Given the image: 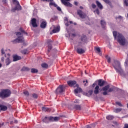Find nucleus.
Here are the masks:
<instances>
[{"mask_svg":"<svg viewBox=\"0 0 128 128\" xmlns=\"http://www.w3.org/2000/svg\"><path fill=\"white\" fill-rule=\"evenodd\" d=\"M20 32H16V34L18 38L12 41L13 44H20V42H24V38L22 34L28 36V33L26 32V31H24V30L22 28H20Z\"/></svg>","mask_w":128,"mask_h":128,"instance_id":"1","label":"nucleus"},{"mask_svg":"<svg viewBox=\"0 0 128 128\" xmlns=\"http://www.w3.org/2000/svg\"><path fill=\"white\" fill-rule=\"evenodd\" d=\"M113 36L114 40H116V37L118 36V42L120 46H124V44H126V38L123 36L122 34L118 33L117 32L114 31L113 32Z\"/></svg>","mask_w":128,"mask_h":128,"instance_id":"2","label":"nucleus"},{"mask_svg":"<svg viewBox=\"0 0 128 128\" xmlns=\"http://www.w3.org/2000/svg\"><path fill=\"white\" fill-rule=\"evenodd\" d=\"M114 70H116V72L120 74V76H124V70L122 69V66H120V62L118 60H114V62L112 64Z\"/></svg>","mask_w":128,"mask_h":128,"instance_id":"3","label":"nucleus"},{"mask_svg":"<svg viewBox=\"0 0 128 128\" xmlns=\"http://www.w3.org/2000/svg\"><path fill=\"white\" fill-rule=\"evenodd\" d=\"M68 84L69 86L77 88L74 90L75 94H78V92H82V90L78 88V84H76V80H69L68 82Z\"/></svg>","mask_w":128,"mask_h":128,"instance_id":"4","label":"nucleus"},{"mask_svg":"<svg viewBox=\"0 0 128 128\" xmlns=\"http://www.w3.org/2000/svg\"><path fill=\"white\" fill-rule=\"evenodd\" d=\"M10 94L12 92L8 89H6L2 90L0 92V98H8L10 96Z\"/></svg>","mask_w":128,"mask_h":128,"instance_id":"5","label":"nucleus"},{"mask_svg":"<svg viewBox=\"0 0 128 128\" xmlns=\"http://www.w3.org/2000/svg\"><path fill=\"white\" fill-rule=\"evenodd\" d=\"M12 2L14 4H15V6L14 8H12L11 11L12 12H14L16 10H22V6L20 4V2L18 1V0H12Z\"/></svg>","mask_w":128,"mask_h":128,"instance_id":"6","label":"nucleus"},{"mask_svg":"<svg viewBox=\"0 0 128 128\" xmlns=\"http://www.w3.org/2000/svg\"><path fill=\"white\" fill-rule=\"evenodd\" d=\"M64 92V88L62 85H60L56 90V94H62Z\"/></svg>","mask_w":128,"mask_h":128,"instance_id":"7","label":"nucleus"},{"mask_svg":"<svg viewBox=\"0 0 128 128\" xmlns=\"http://www.w3.org/2000/svg\"><path fill=\"white\" fill-rule=\"evenodd\" d=\"M77 12L80 18H86V14L82 12V11L81 10H78Z\"/></svg>","mask_w":128,"mask_h":128,"instance_id":"8","label":"nucleus"},{"mask_svg":"<svg viewBox=\"0 0 128 128\" xmlns=\"http://www.w3.org/2000/svg\"><path fill=\"white\" fill-rule=\"evenodd\" d=\"M61 2L64 6H68L69 8H72V4H70V2H68V1H66L64 0H61Z\"/></svg>","mask_w":128,"mask_h":128,"instance_id":"9","label":"nucleus"},{"mask_svg":"<svg viewBox=\"0 0 128 128\" xmlns=\"http://www.w3.org/2000/svg\"><path fill=\"white\" fill-rule=\"evenodd\" d=\"M52 41L50 40H48L47 41V44H48V52H50V50L52 48Z\"/></svg>","mask_w":128,"mask_h":128,"instance_id":"10","label":"nucleus"},{"mask_svg":"<svg viewBox=\"0 0 128 128\" xmlns=\"http://www.w3.org/2000/svg\"><path fill=\"white\" fill-rule=\"evenodd\" d=\"M31 22L33 28H38V24H36V18H32Z\"/></svg>","mask_w":128,"mask_h":128,"instance_id":"11","label":"nucleus"},{"mask_svg":"<svg viewBox=\"0 0 128 128\" xmlns=\"http://www.w3.org/2000/svg\"><path fill=\"white\" fill-rule=\"evenodd\" d=\"M22 60V57L18 55H14L13 56V62H17V60Z\"/></svg>","mask_w":128,"mask_h":128,"instance_id":"12","label":"nucleus"},{"mask_svg":"<svg viewBox=\"0 0 128 128\" xmlns=\"http://www.w3.org/2000/svg\"><path fill=\"white\" fill-rule=\"evenodd\" d=\"M76 52L78 54H84V50L82 48H78L76 49Z\"/></svg>","mask_w":128,"mask_h":128,"instance_id":"13","label":"nucleus"},{"mask_svg":"<svg viewBox=\"0 0 128 128\" xmlns=\"http://www.w3.org/2000/svg\"><path fill=\"white\" fill-rule=\"evenodd\" d=\"M104 84H106V81L104 80H102L100 79L98 81V85L100 86H104Z\"/></svg>","mask_w":128,"mask_h":128,"instance_id":"14","label":"nucleus"},{"mask_svg":"<svg viewBox=\"0 0 128 128\" xmlns=\"http://www.w3.org/2000/svg\"><path fill=\"white\" fill-rule=\"evenodd\" d=\"M100 90V86H96L95 88H94V94H98V92H99Z\"/></svg>","mask_w":128,"mask_h":128,"instance_id":"15","label":"nucleus"},{"mask_svg":"<svg viewBox=\"0 0 128 128\" xmlns=\"http://www.w3.org/2000/svg\"><path fill=\"white\" fill-rule=\"evenodd\" d=\"M40 26L41 28H46V22L43 21L42 22Z\"/></svg>","mask_w":128,"mask_h":128,"instance_id":"16","label":"nucleus"},{"mask_svg":"<svg viewBox=\"0 0 128 128\" xmlns=\"http://www.w3.org/2000/svg\"><path fill=\"white\" fill-rule=\"evenodd\" d=\"M0 108L1 110H2L3 112H6V110H8V106L2 104H0Z\"/></svg>","mask_w":128,"mask_h":128,"instance_id":"17","label":"nucleus"},{"mask_svg":"<svg viewBox=\"0 0 128 128\" xmlns=\"http://www.w3.org/2000/svg\"><path fill=\"white\" fill-rule=\"evenodd\" d=\"M8 58L6 60V66H8L10 64V54H8Z\"/></svg>","mask_w":128,"mask_h":128,"instance_id":"18","label":"nucleus"},{"mask_svg":"<svg viewBox=\"0 0 128 128\" xmlns=\"http://www.w3.org/2000/svg\"><path fill=\"white\" fill-rule=\"evenodd\" d=\"M81 40L82 42H86L87 38L86 35H82L81 36Z\"/></svg>","mask_w":128,"mask_h":128,"instance_id":"19","label":"nucleus"},{"mask_svg":"<svg viewBox=\"0 0 128 128\" xmlns=\"http://www.w3.org/2000/svg\"><path fill=\"white\" fill-rule=\"evenodd\" d=\"M96 4H97V6H98L100 10H102V8H104L102 5V4H100V2L96 0Z\"/></svg>","mask_w":128,"mask_h":128,"instance_id":"20","label":"nucleus"},{"mask_svg":"<svg viewBox=\"0 0 128 128\" xmlns=\"http://www.w3.org/2000/svg\"><path fill=\"white\" fill-rule=\"evenodd\" d=\"M100 24L102 28H106V21H104V20H101Z\"/></svg>","mask_w":128,"mask_h":128,"instance_id":"21","label":"nucleus"},{"mask_svg":"<svg viewBox=\"0 0 128 128\" xmlns=\"http://www.w3.org/2000/svg\"><path fill=\"white\" fill-rule=\"evenodd\" d=\"M60 27H56L54 28V30H52V32L53 34H56V32H60Z\"/></svg>","mask_w":128,"mask_h":128,"instance_id":"22","label":"nucleus"},{"mask_svg":"<svg viewBox=\"0 0 128 128\" xmlns=\"http://www.w3.org/2000/svg\"><path fill=\"white\" fill-rule=\"evenodd\" d=\"M74 108L77 110H82V106L80 105L76 104L74 105Z\"/></svg>","mask_w":128,"mask_h":128,"instance_id":"23","label":"nucleus"},{"mask_svg":"<svg viewBox=\"0 0 128 128\" xmlns=\"http://www.w3.org/2000/svg\"><path fill=\"white\" fill-rule=\"evenodd\" d=\"M92 92H94L92 90H90L88 91V92L86 93V96L90 97L92 94Z\"/></svg>","mask_w":128,"mask_h":128,"instance_id":"24","label":"nucleus"},{"mask_svg":"<svg viewBox=\"0 0 128 128\" xmlns=\"http://www.w3.org/2000/svg\"><path fill=\"white\" fill-rule=\"evenodd\" d=\"M106 118L108 120H112L114 118V117L113 116L109 115L107 116Z\"/></svg>","mask_w":128,"mask_h":128,"instance_id":"25","label":"nucleus"},{"mask_svg":"<svg viewBox=\"0 0 128 128\" xmlns=\"http://www.w3.org/2000/svg\"><path fill=\"white\" fill-rule=\"evenodd\" d=\"M49 6H54L55 8H56L58 6V4H56V2H54V1L53 2H50L49 4Z\"/></svg>","mask_w":128,"mask_h":128,"instance_id":"26","label":"nucleus"},{"mask_svg":"<svg viewBox=\"0 0 128 128\" xmlns=\"http://www.w3.org/2000/svg\"><path fill=\"white\" fill-rule=\"evenodd\" d=\"M30 68H28V67L24 66L21 69V72H28Z\"/></svg>","mask_w":128,"mask_h":128,"instance_id":"27","label":"nucleus"},{"mask_svg":"<svg viewBox=\"0 0 128 128\" xmlns=\"http://www.w3.org/2000/svg\"><path fill=\"white\" fill-rule=\"evenodd\" d=\"M108 88H110V85H107L102 88V90L106 91Z\"/></svg>","mask_w":128,"mask_h":128,"instance_id":"28","label":"nucleus"},{"mask_svg":"<svg viewBox=\"0 0 128 128\" xmlns=\"http://www.w3.org/2000/svg\"><path fill=\"white\" fill-rule=\"evenodd\" d=\"M38 70L34 68H32L31 69V72H32V74H36V72H38Z\"/></svg>","mask_w":128,"mask_h":128,"instance_id":"29","label":"nucleus"},{"mask_svg":"<svg viewBox=\"0 0 128 128\" xmlns=\"http://www.w3.org/2000/svg\"><path fill=\"white\" fill-rule=\"evenodd\" d=\"M42 66L43 68H48V65L46 63H43L42 64Z\"/></svg>","mask_w":128,"mask_h":128,"instance_id":"30","label":"nucleus"},{"mask_svg":"<svg viewBox=\"0 0 128 128\" xmlns=\"http://www.w3.org/2000/svg\"><path fill=\"white\" fill-rule=\"evenodd\" d=\"M96 50L98 53L99 56H102V52H100V48H96Z\"/></svg>","mask_w":128,"mask_h":128,"instance_id":"31","label":"nucleus"},{"mask_svg":"<svg viewBox=\"0 0 128 128\" xmlns=\"http://www.w3.org/2000/svg\"><path fill=\"white\" fill-rule=\"evenodd\" d=\"M48 117H45L44 118H43L42 120L44 122H46V124H48Z\"/></svg>","mask_w":128,"mask_h":128,"instance_id":"32","label":"nucleus"},{"mask_svg":"<svg viewBox=\"0 0 128 128\" xmlns=\"http://www.w3.org/2000/svg\"><path fill=\"white\" fill-rule=\"evenodd\" d=\"M114 88H115L114 86H112L111 88H109L108 90V92H114Z\"/></svg>","mask_w":128,"mask_h":128,"instance_id":"33","label":"nucleus"},{"mask_svg":"<svg viewBox=\"0 0 128 128\" xmlns=\"http://www.w3.org/2000/svg\"><path fill=\"white\" fill-rule=\"evenodd\" d=\"M122 108H117L115 109L114 112L118 114V112H122Z\"/></svg>","mask_w":128,"mask_h":128,"instance_id":"34","label":"nucleus"},{"mask_svg":"<svg viewBox=\"0 0 128 128\" xmlns=\"http://www.w3.org/2000/svg\"><path fill=\"white\" fill-rule=\"evenodd\" d=\"M42 110H43V112H48L50 110V108L46 107H42Z\"/></svg>","mask_w":128,"mask_h":128,"instance_id":"35","label":"nucleus"},{"mask_svg":"<svg viewBox=\"0 0 128 128\" xmlns=\"http://www.w3.org/2000/svg\"><path fill=\"white\" fill-rule=\"evenodd\" d=\"M104 2H106V4H109L110 6V4H112V2H110V0H103Z\"/></svg>","mask_w":128,"mask_h":128,"instance_id":"36","label":"nucleus"},{"mask_svg":"<svg viewBox=\"0 0 128 128\" xmlns=\"http://www.w3.org/2000/svg\"><path fill=\"white\" fill-rule=\"evenodd\" d=\"M106 58L108 63L110 62V57L107 55L106 56Z\"/></svg>","mask_w":128,"mask_h":128,"instance_id":"37","label":"nucleus"},{"mask_svg":"<svg viewBox=\"0 0 128 128\" xmlns=\"http://www.w3.org/2000/svg\"><path fill=\"white\" fill-rule=\"evenodd\" d=\"M94 12L98 15L100 14V10H98V8L96 9V10H94Z\"/></svg>","mask_w":128,"mask_h":128,"instance_id":"38","label":"nucleus"},{"mask_svg":"<svg viewBox=\"0 0 128 128\" xmlns=\"http://www.w3.org/2000/svg\"><path fill=\"white\" fill-rule=\"evenodd\" d=\"M24 96H30V93H28V91H24Z\"/></svg>","mask_w":128,"mask_h":128,"instance_id":"39","label":"nucleus"},{"mask_svg":"<svg viewBox=\"0 0 128 128\" xmlns=\"http://www.w3.org/2000/svg\"><path fill=\"white\" fill-rule=\"evenodd\" d=\"M48 120L50 122H54V118L52 116H50L48 118Z\"/></svg>","mask_w":128,"mask_h":128,"instance_id":"40","label":"nucleus"},{"mask_svg":"<svg viewBox=\"0 0 128 128\" xmlns=\"http://www.w3.org/2000/svg\"><path fill=\"white\" fill-rule=\"evenodd\" d=\"M124 6H128V0H124Z\"/></svg>","mask_w":128,"mask_h":128,"instance_id":"41","label":"nucleus"},{"mask_svg":"<svg viewBox=\"0 0 128 128\" xmlns=\"http://www.w3.org/2000/svg\"><path fill=\"white\" fill-rule=\"evenodd\" d=\"M32 98H38V95L36 94H32Z\"/></svg>","mask_w":128,"mask_h":128,"instance_id":"42","label":"nucleus"},{"mask_svg":"<svg viewBox=\"0 0 128 128\" xmlns=\"http://www.w3.org/2000/svg\"><path fill=\"white\" fill-rule=\"evenodd\" d=\"M41 2H54V0H40Z\"/></svg>","mask_w":128,"mask_h":128,"instance_id":"43","label":"nucleus"},{"mask_svg":"<svg viewBox=\"0 0 128 128\" xmlns=\"http://www.w3.org/2000/svg\"><path fill=\"white\" fill-rule=\"evenodd\" d=\"M26 52H28V50H22V54H26Z\"/></svg>","mask_w":128,"mask_h":128,"instance_id":"44","label":"nucleus"},{"mask_svg":"<svg viewBox=\"0 0 128 128\" xmlns=\"http://www.w3.org/2000/svg\"><path fill=\"white\" fill-rule=\"evenodd\" d=\"M124 64H125V66H128V58H126Z\"/></svg>","mask_w":128,"mask_h":128,"instance_id":"45","label":"nucleus"},{"mask_svg":"<svg viewBox=\"0 0 128 128\" xmlns=\"http://www.w3.org/2000/svg\"><path fill=\"white\" fill-rule=\"evenodd\" d=\"M116 104H117L119 106H122V103L118 102H116Z\"/></svg>","mask_w":128,"mask_h":128,"instance_id":"46","label":"nucleus"},{"mask_svg":"<svg viewBox=\"0 0 128 128\" xmlns=\"http://www.w3.org/2000/svg\"><path fill=\"white\" fill-rule=\"evenodd\" d=\"M60 120V118L58 116H56L54 118V122H56V120Z\"/></svg>","mask_w":128,"mask_h":128,"instance_id":"47","label":"nucleus"},{"mask_svg":"<svg viewBox=\"0 0 128 128\" xmlns=\"http://www.w3.org/2000/svg\"><path fill=\"white\" fill-rule=\"evenodd\" d=\"M92 8H96V5L94 4H92Z\"/></svg>","mask_w":128,"mask_h":128,"instance_id":"48","label":"nucleus"},{"mask_svg":"<svg viewBox=\"0 0 128 128\" xmlns=\"http://www.w3.org/2000/svg\"><path fill=\"white\" fill-rule=\"evenodd\" d=\"M56 8L58 10L59 12H62V8H60V6H58V5Z\"/></svg>","mask_w":128,"mask_h":128,"instance_id":"49","label":"nucleus"},{"mask_svg":"<svg viewBox=\"0 0 128 128\" xmlns=\"http://www.w3.org/2000/svg\"><path fill=\"white\" fill-rule=\"evenodd\" d=\"M3 4H8V0H2Z\"/></svg>","mask_w":128,"mask_h":128,"instance_id":"50","label":"nucleus"},{"mask_svg":"<svg viewBox=\"0 0 128 128\" xmlns=\"http://www.w3.org/2000/svg\"><path fill=\"white\" fill-rule=\"evenodd\" d=\"M108 92L107 91H104L102 93L103 96H106L108 94Z\"/></svg>","mask_w":128,"mask_h":128,"instance_id":"51","label":"nucleus"},{"mask_svg":"<svg viewBox=\"0 0 128 128\" xmlns=\"http://www.w3.org/2000/svg\"><path fill=\"white\" fill-rule=\"evenodd\" d=\"M74 104H80V100H76L74 101Z\"/></svg>","mask_w":128,"mask_h":128,"instance_id":"52","label":"nucleus"},{"mask_svg":"<svg viewBox=\"0 0 128 128\" xmlns=\"http://www.w3.org/2000/svg\"><path fill=\"white\" fill-rule=\"evenodd\" d=\"M118 18H120V20H122V16H119L118 17H116V20H118Z\"/></svg>","mask_w":128,"mask_h":128,"instance_id":"53","label":"nucleus"},{"mask_svg":"<svg viewBox=\"0 0 128 128\" xmlns=\"http://www.w3.org/2000/svg\"><path fill=\"white\" fill-rule=\"evenodd\" d=\"M1 52H2V54H4V49H2L1 50Z\"/></svg>","mask_w":128,"mask_h":128,"instance_id":"54","label":"nucleus"},{"mask_svg":"<svg viewBox=\"0 0 128 128\" xmlns=\"http://www.w3.org/2000/svg\"><path fill=\"white\" fill-rule=\"evenodd\" d=\"M96 86V83H94L92 85V88H94Z\"/></svg>","mask_w":128,"mask_h":128,"instance_id":"55","label":"nucleus"},{"mask_svg":"<svg viewBox=\"0 0 128 128\" xmlns=\"http://www.w3.org/2000/svg\"><path fill=\"white\" fill-rule=\"evenodd\" d=\"M124 128H128V124H125Z\"/></svg>","mask_w":128,"mask_h":128,"instance_id":"56","label":"nucleus"},{"mask_svg":"<svg viewBox=\"0 0 128 128\" xmlns=\"http://www.w3.org/2000/svg\"><path fill=\"white\" fill-rule=\"evenodd\" d=\"M2 62H4V57H2L1 58Z\"/></svg>","mask_w":128,"mask_h":128,"instance_id":"57","label":"nucleus"},{"mask_svg":"<svg viewBox=\"0 0 128 128\" xmlns=\"http://www.w3.org/2000/svg\"><path fill=\"white\" fill-rule=\"evenodd\" d=\"M65 25L66 26H68L69 24H68V22H67L66 23H65Z\"/></svg>","mask_w":128,"mask_h":128,"instance_id":"58","label":"nucleus"},{"mask_svg":"<svg viewBox=\"0 0 128 128\" xmlns=\"http://www.w3.org/2000/svg\"><path fill=\"white\" fill-rule=\"evenodd\" d=\"M91 126H92V128H94V127L96 126V124H91Z\"/></svg>","mask_w":128,"mask_h":128,"instance_id":"59","label":"nucleus"},{"mask_svg":"<svg viewBox=\"0 0 128 128\" xmlns=\"http://www.w3.org/2000/svg\"><path fill=\"white\" fill-rule=\"evenodd\" d=\"M4 126V123L0 124V128H2Z\"/></svg>","mask_w":128,"mask_h":128,"instance_id":"60","label":"nucleus"},{"mask_svg":"<svg viewBox=\"0 0 128 128\" xmlns=\"http://www.w3.org/2000/svg\"><path fill=\"white\" fill-rule=\"evenodd\" d=\"M86 128H92V127L88 125V126H86Z\"/></svg>","mask_w":128,"mask_h":128,"instance_id":"61","label":"nucleus"},{"mask_svg":"<svg viewBox=\"0 0 128 128\" xmlns=\"http://www.w3.org/2000/svg\"><path fill=\"white\" fill-rule=\"evenodd\" d=\"M78 2H74V5L75 6H78Z\"/></svg>","mask_w":128,"mask_h":128,"instance_id":"62","label":"nucleus"},{"mask_svg":"<svg viewBox=\"0 0 128 128\" xmlns=\"http://www.w3.org/2000/svg\"><path fill=\"white\" fill-rule=\"evenodd\" d=\"M14 123L18 124V120H14Z\"/></svg>","mask_w":128,"mask_h":128,"instance_id":"63","label":"nucleus"},{"mask_svg":"<svg viewBox=\"0 0 128 128\" xmlns=\"http://www.w3.org/2000/svg\"><path fill=\"white\" fill-rule=\"evenodd\" d=\"M72 36H76V34H72Z\"/></svg>","mask_w":128,"mask_h":128,"instance_id":"64","label":"nucleus"}]
</instances>
